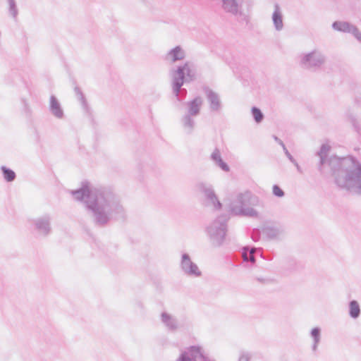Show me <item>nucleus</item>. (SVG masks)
I'll list each match as a JSON object with an SVG mask.
<instances>
[{
	"instance_id": "obj_8",
	"label": "nucleus",
	"mask_w": 361,
	"mask_h": 361,
	"mask_svg": "<svg viewBox=\"0 0 361 361\" xmlns=\"http://www.w3.org/2000/svg\"><path fill=\"white\" fill-rule=\"evenodd\" d=\"M35 230L42 236H47L51 232V216L45 214L32 220Z\"/></svg>"
},
{
	"instance_id": "obj_11",
	"label": "nucleus",
	"mask_w": 361,
	"mask_h": 361,
	"mask_svg": "<svg viewBox=\"0 0 361 361\" xmlns=\"http://www.w3.org/2000/svg\"><path fill=\"white\" fill-rule=\"evenodd\" d=\"M223 10L233 16L242 14L241 2L240 0H221Z\"/></svg>"
},
{
	"instance_id": "obj_30",
	"label": "nucleus",
	"mask_w": 361,
	"mask_h": 361,
	"mask_svg": "<svg viewBox=\"0 0 361 361\" xmlns=\"http://www.w3.org/2000/svg\"><path fill=\"white\" fill-rule=\"evenodd\" d=\"M349 120L354 127L355 130L361 135V123L360 121L354 116L350 115L349 116Z\"/></svg>"
},
{
	"instance_id": "obj_3",
	"label": "nucleus",
	"mask_w": 361,
	"mask_h": 361,
	"mask_svg": "<svg viewBox=\"0 0 361 361\" xmlns=\"http://www.w3.org/2000/svg\"><path fill=\"white\" fill-rule=\"evenodd\" d=\"M192 68L193 63L186 61L183 65L170 70L173 92L179 101L182 99V93L185 95L187 92L185 90H181V87L185 82H190L195 79V72Z\"/></svg>"
},
{
	"instance_id": "obj_39",
	"label": "nucleus",
	"mask_w": 361,
	"mask_h": 361,
	"mask_svg": "<svg viewBox=\"0 0 361 361\" xmlns=\"http://www.w3.org/2000/svg\"><path fill=\"white\" fill-rule=\"evenodd\" d=\"M257 280H258V281H263V280H262V279H258Z\"/></svg>"
},
{
	"instance_id": "obj_21",
	"label": "nucleus",
	"mask_w": 361,
	"mask_h": 361,
	"mask_svg": "<svg viewBox=\"0 0 361 361\" xmlns=\"http://www.w3.org/2000/svg\"><path fill=\"white\" fill-rule=\"evenodd\" d=\"M263 232L268 239L274 240L279 238L283 230L281 227H267Z\"/></svg>"
},
{
	"instance_id": "obj_22",
	"label": "nucleus",
	"mask_w": 361,
	"mask_h": 361,
	"mask_svg": "<svg viewBox=\"0 0 361 361\" xmlns=\"http://www.w3.org/2000/svg\"><path fill=\"white\" fill-rule=\"evenodd\" d=\"M329 150L330 147L326 144H323L321 146L319 151L317 153V155L320 158L319 164L318 166V169L320 172H322V166L325 163V159L327 157Z\"/></svg>"
},
{
	"instance_id": "obj_7",
	"label": "nucleus",
	"mask_w": 361,
	"mask_h": 361,
	"mask_svg": "<svg viewBox=\"0 0 361 361\" xmlns=\"http://www.w3.org/2000/svg\"><path fill=\"white\" fill-rule=\"evenodd\" d=\"M180 266L182 271L188 276L199 277L202 275L197 265L192 262L190 257L187 253L182 255Z\"/></svg>"
},
{
	"instance_id": "obj_36",
	"label": "nucleus",
	"mask_w": 361,
	"mask_h": 361,
	"mask_svg": "<svg viewBox=\"0 0 361 361\" xmlns=\"http://www.w3.org/2000/svg\"><path fill=\"white\" fill-rule=\"evenodd\" d=\"M260 238V235H259V233L258 231H256V232H254L252 234V238L254 241H257L259 240Z\"/></svg>"
},
{
	"instance_id": "obj_4",
	"label": "nucleus",
	"mask_w": 361,
	"mask_h": 361,
	"mask_svg": "<svg viewBox=\"0 0 361 361\" xmlns=\"http://www.w3.org/2000/svg\"><path fill=\"white\" fill-rule=\"evenodd\" d=\"M257 204V197L246 190L236 195L235 199L230 204V211L237 216L257 217L258 212L251 206H256Z\"/></svg>"
},
{
	"instance_id": "obj_20",
	"label": "nucleus",
	"mask_w": 361,
	"mask_h": 361,
	"mask_svg": "<svg viewBox=\"0 0 361 361\" xmlns=\"http://www.w3.org/2000/svg\"><path fill=\"white\" fill-rule=\"evenodd\" d=\"M211 159L223 171H229V167H228V164L222 160L220 152L218 149H215L214 150V152L212 153Z\"/></svg>"
},
{
	"instance_id": "obj_29",
	"label": "nucleus",
	"mask_w": 361,
	"mask_h": 361,
	"mask_svg": "<svg viewBox=\"0 0 361 361\" xmlns=\"http://www.w3.org/2000/svg\"><path fill=\"white\" fill-rule=\"evenodd\" d=\"M196 354L200 361H216L205 355L204 350L202 347L196 345Z\"/></svg>"
},
{
	"instance_id": "obj_12",
	"label": "nucleus",
	"mask_w": 361,
	"mask_h": 361,
	"mask_svg": "<svg viewBox=\"0 0 361 361\" xmlns=\"http://www.w3.org/2000/svg\"><path fill=\"white\" fill-rule=\"evenodd\" d=\"M185 51L180 46H176L168 51L165 56V60L174 63L185 58Z\"/></svg>"
},
{
	"instance_id": "obj_18",
	"label": "nucleus",
	"mask_w": 361,
	"mask_h": 361,
	"mask_svg": "<svg viewBox=\"0 0 361 361\" xmlns=\"http://www.w3.org/2000/svg\"><path fill=\"white\" fill-rule=\"evenodd\" d=\"M196 345L190 346L187 351L183 352L177 361H200L196 354Z\"/></svg>"
},
{
	"instance_id": "obj_31",
	"label": "nucleus",
	"mask_w": 361,
	"mask_h": 361,
	"mask_svg": "<svg viewBox=\"0 0 361 361\" xmlns=\"http://www.w3.org/2000/svg\"><path fill=\"white\" fill-rule=\"evenodd\" d=\"M9 4V13L13 17L16 18L18 15V9L16 7L15 0H7Z\"/></svg>"
},
{
	"instance_id": "obj_13",
	"label": "nucleus",
	"mask_w": 361,
	"mask_h": 361,
	"mask_svg": "<svg viewBox=\"0 0 361 361\" xmlns=\"http://www.w3.org/2000/svg\"><path fill=\"white\" fill-rule=\"evenodd\" d=\"M161 322L171 331H176L179 327L177 318L166 312L161 314Z\"/></svg>"
},
{
	"instance_id": "obj_32",
	"label": "nucleus",
	"mask_w": 361,
	"mask_h": 361,
	"mask_svg": "<svg viewBox=\"0 0 361 361\" xmlns=\"http://www.w3.org/2000/svg\"><path fill=\"white\" fill-rule=\"evenodd\" d=\"M252 358V353L245 350H240L238 361H250Z\"/></svg>"
},
{
	"instance_id": "obj_35",
	"label": "nucleus",
	"mask_w": 361,
	"mask_h": 361,
	"mask_svg": "<svg viewBox=\"0 0 361 361\" xmlns=\"http://www.w3.org/2000/svg\"><path fill=\"white\" fill-rule=\"evenodd\" d=\"M283 150L285 153V154L286 155V157H288V159L292 162V163H295V159H294V157L290 154V152H288V150L287 149L285 145H283Z\"/></svg>"
},
{
	"instance_id": "obj_24",
	"label": "nucleus",
	"mask_w": 361,
	"mask_h": 361,
	"mask_svg": "<svg viewBox=\"0 0 361 361\" xmlns=\"http://www.w3.org/2000/svg\"><path fill=\"white\" fill-rule=\"evenodd\" d=\"M352 25V24L348 22L335 21L332 24V27L338 31L350 32Z\"/></svg>"
},
{
	"instance_id": "obj_23",
	"label": "nucleus",
	"mask_w": 361,
	"mask_h": 361,
	"mask_svg": "<svg viewBox=\"0 0 361 361\" xmlns=\"http://www.w3.org/2000/svg\"><path fill=\"white\" fill-rule=\"evenodd\" d=\"M360 307L357 300H351L349 302V316L353 319H357L360 315Z\"/></svg>"
},
{
	"instance_id": "obj_33",
	"label": "nucleus",
	"mask_w": 361,
	"mask_h": 361,
	"mask_svg": "<svg viewBox=\"0 0 361 361\" xmlns=\"http://www.w3.org/2000/svg\"><path fill=\"white\" fill-rule=\"evenodd\" d=\"M272 192L276 197H282L285 195L283 190L278 185H273Z\"/></svg>"
},
{
	"instance_id": "obj_19",
	"label": "nucleus",
	"mask_w": 361,
	"mask_h": 361,
	"mask_svg": "<svg viewBox=\"0 0 361 361\" xmlns=\"http://www.w3.org/2000/svg\"><path fill=\"white\" fill-rule=\"evenodd\" d=\"M192 117V116L190 114H185L181 119L183 128L187 134H191L195 126V120Z\"/></svg>"
},
{
	"instance_id": "obj_6",
	"label": "nucleus",
	"mask_w": 361,
	"mask_h": 361,
	"mask_svg": "<svg viewBox=\"0 0 361 361\" xmlns=\"http://www.w3.org/2000/svg\"><path fill=\"white\" fill-rule=\"evenodd\" d=\"M325 61L324 55L320 51L314 49L302 56L300 64L304 68L316 71L320 68Z\"/></svg>"
},
{
	"instance_id": "obj_5",
	"label": "nucleus",
	"mask_w": 361,
	"mask_h": 361,
	"mask_svg": "<svg viewBox=\"0 0 361 361\" xmlns=\"http://www.w3.org/2000/svg\"><path fill=\"white\" fill-rule=\"evenodd\" d=\"M228 220V215H220L207 227L206 231L212 246L216 247L223 244L226 235Z\"/></svg>"
},
{
	"instance_id": "obj_17",
	"label": "nucleus",
	"mask_w": 361,
	"mask_h": 361,
	"mask_svg": "<svg viewBox=\"0 0 361 361\" xmlns=\"http://www.w3.org/2000/svg\"><path fill=\"white\" fill-rule=\"evenodd\" d=\"M202 102L203 100L200 97H196L192 100L188 102L187 106L188 107V111L186 114H190L192 116L199 115Z\"/></svg>"
},
{
	"instance_id": "obj_26",
	"label": "nucleus",
	"mask_w": 361,
	"mask_h": 361,
	"mask_svg": "<svg viewBox=\"0 0 361 361\" xmlns=\"http://www.w3.org/2000/svg\"><path fill=\"white\" fill-rule=\"evenodd\" d=\"M311 336L314 339L312 345V350L316 351L317 345L320 341L321 329L319 327H314L311 331Z\"/></svg>"
},
{
	"instance_id": "obj_15",
	"label": "nucleus",
	"mask_w": 361,
	"mask_h": 361,
	"mask_svg": "<svg viewBox=\"0 0 361 361\" xmlns=\"http://www.w3.org/2000/svg\"><path fill=\"white\" fill-rule=\"evenodd\" d=\"M260 250V248H256L254 247L245 246L242 249V258L243 259L244 263L250 262L251 264H254L256 262L255 253Z\"/></svg>"
},
{
	"instance_id": "obj_10",
	"label": "nucleus",
	"mask_w": 361,
	"mask_h": 361,
	"mask_svg": "<svg viewBox=\"0 0 361 361\" xmlns=\"http://www.w3.org/2000/svg\"><path fill=\"white\" fill-rule=\"evenodd\" d=\"M204 92L209 102L211 111H219L221 109V102L219 94L208 87H204Z\"/></svg>"
},
{
	"instance_id": "obj_2",
	"label": "nucleus",
	"mask_w": 361,
	"mask_h": 361,
	"mask_svg": "<svg viewBox=\"0 0 361 361\" xmlns=\"http://www.w3.org/2000/svg\"><path fill=\"white\" fill-rule=\"evenodd\" d=\"M336 185L361 195V163L354 157H331L327 161Z\"/></svg>"
},
{
	"instance_id": "obj_34",
	"label": "nucleus",
	"mask_w": 361,
	"mask_h": 361,
	"mask_svg": "<svg viewBox=\"0 0 361 361\" xmlns=\"http://www.w3.org/2000/svg\"><path fill=\"white\" fill-rule=\"evenodd\" d=\"M349 33H352L358 41L361 42V32L356 26L353 25Z\"/></svg>"
},
{
	"instance_id": "obj_1",
	"label": "nucleus",
	"mask_w": 361,
	"mask_h": 361,
	"mask_svg": "<svg viewBox=\"0 0 361 361\" xmlns=\"http://www.w3.org/2000/svg\"><path fill=\"white\" fill-rule=\"evenodd\" d=\"M71 194L75 200L84 201L97 226H104L112 219L125 216L120 198L111 188L96 187L86 183L80 189L71 191Z\"/></svg>"
},
{
	"instance_id": "obj_9",
	"label": "nucleus",
	"mask_w": 361,
	"mask_h": 361,
	"mask_svg": "<svg viewBox=\"0 0 361 361\" xmlns=\"http://www.w3.org/2000/svg\"><path fill=\"white\" fill-rule=\"evenodd\" d=\"M197 189L202 192L207 200L216 209L221 208V203L218 200L215 192L209 184L205 183H200L197 185Z\"/></svg>"
},
{
	"instance_id": "obj_28",
	"label": "nucleus",
	"mask_w": 361,
	"mask_h": 361,
	"mask_svg": "<svg viewBox=\"0 0 361 361\" xmlns=\"http://www.w3.org/2000/svg\"><path fill=\"white\" fill-rule=\"evenodd\" d=\"M74 92L75 93L77 99L80 102L81 105L82 106L83 109H87V103L86 102L85 97L84 94H82L80 88L77 86L75 87Z\"/></svg>"
},
{
	"instance_id": "obj_38",
	"label": "nucleus",
	"mask_w": 361,
	"mask_h": 361,
	"mask_svg": "<svg viewBox=\"0 0 361 361\" xmlns=\"http://www.w3.org/2000/svg\"><path fill=\"white\" fill-rule=\"evenodd\" d=\"M295 166L298 172L302 173V170L299 164H298L297 161L295 160V163H293Z\"/></svg>"
},
{
	"instance_id": "obj_16",
	"label": "nucleus",
	"mask_w": 361,
	"mask_h": 361,
	"mask_svg": "<svg viewBox=\"0 0 361 361\" xmlns=\"http://www.w3.org/2000/svg\"><path fill=\"white\" fill-rule=\"evenodd\" d=\"M271 18L276 30H282L283 28V15L278 4L274 5V11Z\"/></svg>"
},
{
	"instance_id": "obj_14",
	"label": "nucleus",
	"mask_w": 361,
	"mask_h": 361,
	"mask_svg": "<svg viewBox=\"0 0 361 361\" xmlns=\"http://www.w3.org/2000/svg\"><path fill=\"white\" fill-rule=\"evenodd\" d=\"M49 111L51 114L56 118L62 119L64 117V112L61 105L54 95H51L50 97Z\"/></svg>"
},
{
	"instance_id": "obj_25",
	"label": "nucleus",
	"mask_w": 361,
	"mask_h": 361,
	"mask_svg": "<svg viewBox=\"0 0 361 361\" xmlns=\"http://www.w3.org/2000/svg\"><path fill=\"white\" fill-rule=\"evenodd\" d=\"M1 170L2 173H3L4 178L7 182H13L16 179V174L11 169L7 168L5 166H2L1 167Z\"/></svg>"
},
{
	"instance_id": "obj_27",
	"label": "nucleus",
	"mask_w": 361,
	"mask_h": 361,
	"mask_svg": "<svg viewBox=\"0 0 361 361\" xmlns=\"http://www.w3.org/2000/svg\"><path fill=\"white\" fill-rule=\"evenodd\" d=\"M251 112H252L253 118L256 123H259L263 121L264 114L259 108H257L256 106L252 107Z\"/></svg>"
},
{
	"instance_id": "obj_37",
	"label": "nucleus",
	"mask_w": 361,
	"mask_h": 361,
	"mask_svg": "<svg viewBox=\"0 0 361 361\" xmlns=\"http://www.w3.org/2000/svg\"><path fill=\"white\" fill-rule=\"evenodd\" d=\"M273 137H274V140H275L276 142H278V143H279V145L283 147V145H284V143L283 142V141H282L281 139H279V138L277 136H276V135H274V136H273Z\"/></svg>"
}]
</instances>
